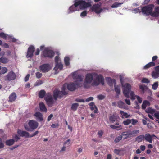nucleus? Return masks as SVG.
I'll list each match as a JSON object with an SVG mask.
<instances>
[{
	"label": "nucleus",
	"mask_w": 159,
	"mask_h": 159,
	"mask_svg": "<svg viewBox=\"0 0 159 159\" xmlns=\"http://www.w3.org/2000/svg\"><path fill=\"white\" fill-rule=\"evenodd\" d=\"M73 79L75 80V83H69L65 84L62 88V91H59L56 89L54 92L53 96L54 99L56 100L57 97L61 98L63 95H65L67 93V89L70 91H73L75 89L78 87H80L83 85V81L84 76L80 75L78 74L77 71L74 72L72 74Z\"/></svg>",
	"instance_id": "f257e3e1"
},
{
	"label": "nucleus",
	"mask_w": 159,
	"mask_h": 159,
	"mask_svg": "<svg viewBox=\"0 0 159 159\" xmlns=\"http://www.w3.org/2000/svg\"><path fill=\"white\" fill-rule=\"evenodd\" d=\"M101 83L104 84V79L101 75H98L94 73L87 74L85 76L84 85L85 87L87 88L88 84H91L93 86H97Z\"/></svg>",
	"instance_id": "f03ea898"
},
{
	"label": "nucleus",
	"mask_w": 159,
	"mask_h": 159,
	"mask_svg": "<svg viewBox=\"0 0 159 159\" xmlns=\"http://www.w3.org/2000/svg\"><path fill=\"white\" fill-rule=\"evenodd\" d=\"M91 6L89 3L85 2L84 1L76 0L75 3L70 6L68 11V13L70 14L75 11H79L80 9H84Z\"/></svg>",
	"instance_id": "7ed1b4c3"
},
{
	"label": "nucleus",
	"mask_w": 159,
	"mask_h": 159,
	"mask_svg": "<svg viewBox=\"0 0 159 159\" xmlns=\"http://www.w3.org/2000/svg\"><path fill=\"white\" fill-rule=\"evenodd\" d=\"M120 80L123 88V93L125 97L129 98V93L131 91V85L128 83H126L123 84L122 79L121 77L120 78Z\"/></svg>",
	"instance_id": "20e7f679"
},
{
	"label": "nucleus",
	"mask_w": 159,
	"mask_h": 159,
	"mask_svg": "<svg viewBox=\"0 0 159 159\" xmlns=\"http://www.w3.org/2000/svg\"><path fill=\"white\" fill-rule=\"evenodd\" d=\"M30 128H29L26 126H25V129L29 131H32L34 129L36 128L38 126V123L34 120H30L28 123Z\"/></svg>",
	"instance_id": "39448f33"
},
{
	"label": "nucleus",
	"mask_w": 159,
	"mask_h": 159,
	"mask_svg": "<svg viewBox=\"0 0 159 159\" xmlns=\"http://www.w3.org/2000/svg\"><path fill=\"white\" fill-rule=\"evenodd\" d=\"M154 6L153 5H150L143 7L142 8V13L146 15H148L151 13Z\"/></svg>",
	"instance_id": "423d86ee"
},
{
	"label": "nucleus",
	"mask_w": 159,
	"mask_h": 159,
	"mask_svg": "<svg viewBox=\"0 0 159 159\" xmlns=\"http://www.w3.org/2000/svg\"><path fill=\"white\" fill-rule=\"evenodd\" d=\"M54 55V52L49 48H45L43 52L42 55L45 57H52Z\"/></svg>",
	"instance_id": "0eeeda50"
},
{
	"label": "nucleus",
	"mask_w": 159,
	"mask_h": 159,
	"mask_svg": "<svg viewBox=\"0 0 159 159\" xmlns=\"http://www.w3.org/2000/svg\"><path fill=\"white\" fill-rule=\"evenodd\" d=\"M101 4H96L93 5L91 7V10L92 11H94L96 13L99 14L103 11L105 8L102 9L101 8Z\"/></svg>",
	"instance_id": "6e6552de"
},
{
	"label": "nucleus",
	"mask_w": 159,
	"mask_h": 159,
	"mask_svg": "<svg viewBox=\"0 0 159 159\" xmlns=\"http://www.w3.org/2000/svg\"><path fill=\"white\" fill-rule=\"evenodd\" d=\"M52 68V67L49 64H45L41 66L39 68L43 72L45 73L49 71Z\"/></svg>",
	"instance_id": "1a4fd4ad"
},
{
	"label": "nucleus",
	"mask_w": 159,
	"mask_h": 159,
	"mask_svg": "<svg viewBox=\"0 0 159 159\" xmlns=\"http://www.w3.org/2000/svg\"><path fill=\"white\" fill-rule=\"evenodd\" d=\"M45 98L47 104L49 106H51L52 105L54 101L50 93H48V95L45 97Z\"/></svg>",
	"instance_id": "9d476101"
},
{
	"label": "nucleus",
	"mask_w": 159,
	"mask_h": 159,
	"mask_svg": "<svg viewBox=\"0 0 159 159\" xmlns=\"http://www.w3.org/2000/svg\"><path fill=\"white\" fill-rule=\"evenodd\" d=\"M0 37H2L5 39H8L13 42H15L16 41V39L13 37L12 36L8 35L3 32L0 33Z\"/></svg>",
	"instance_id": "9b49d317"
},
{
	"label": "nucleus",
	"mask_w": 159,
	"mask_h": 159,
	"mask_svg": "<svg viewBox=\"0 0 159 159\" xmlns=\"http://www.w3.org/2000/svg\"><path fill=\"white\" fill-rule=\"evenodd\" d=\"M144 136V139L145 140L150 143H152V139H153L154 138H156V136L154 134L150 135L149 133L146 134Z\"/></svg>",
	"instance_id": "f8f14e48"
},
{
	"label": "nucleus",
	"mask_w": 159,
	"mask_h": 159,
	"mask_svg": "<svg viewBox=\"0 0 159 159\" xmlns=\"http://www.w3.org/2000/svg\"><path fill=\"white\" fill-rule=\"evenodd\" d=\"M35 48L33 46H30L28 48L26 57L27 58L31 57L34 51Z\"/></svg>",
	"instance_id": "ddd939ff"
},
{
	"label": "nucleus",
	"mask_w": 159,
	"mask_h": 159,
	"mask_svg": "<svg viewBox=\"0 0 159 159\" xmlns=\"http://www.w3.org/2000/svg\"><path fill=\"white\" fill-rule=\"evenodd\" d=\"M16 75L15 73L13 71L9 72L7 75L6 77L5 80H14L16 78Z\"/></svg>",
	"instance_id": "4468645a"
},
{
	"label": "nucleus",
	"mask_w": 159,
	"mask_h": 159,
	"mask_svg": "<svg viewBox=\"0 0 159 159\" xmlns=\"http://www.w3.org/2000/svg\"><path fill=\"white\" fill-rule=\"evenodd\" d=\"M17 133L21 136L24 137L25 138L30 137L29 133L25 131L18 130L17 131Z\"/></svg>",
	"instance_id": "2eb2a0df"
},
{
	"label": "nucleus",
	"mask_w": 159,
	"mask_h": 159,
	"mask_svg": "<svg viewBox=\"0 0 159 159\" xmlns=\"http://www.w3.org/2000/svg\"><path fill=\"white\" fill-rule=\"evenodd\" d=\"M119 119V116L116 113L111 116L109 118L110 121L114 123L116 121Z\"/></svg>",
	"instance_id": "dca6fc26"
},
{
	"label": "nucleus",
	"mask_w": 159,
	"mask_h": 159,
	"mask_svg": "<svg viewBox=\"0 0 159 159\" xmlns=\"http://www.w3.org/2000/svg\"><path fill=\"white\" fill-rule=\"evenodd\" d=\"M118 107L120 108L127 109L125 104L122 101L120 100L117 102Z\"/></svg>",
	"instance_id": "f3484780"
},
{
	"label": "nucleus",
	"mask_w": 159,
	"mask_h": 159,
	"mask_svg": "<svg viewBox=\"0 0 159 159\" xmlns=\"http://www.w3.org/2000/svg\"><path fill=\"white\" fill-rule=\"evenodd\" d=\"M34 116L36 117V119L40 121H42L43 117L42 114L39 112H37L34 114Z\"/></svg>",
	"instance_id": "a211bd4d"
},
{
	"label": "nucleus",
	"mask_w": 159,
	"mask_h": 159,
	"mask_svg": "<svg viewBox=\"0 0 159 159\" xmlns=\"http://www.w3.org/2000/svg\"><path fill=\"white\" fill-rule=\"evenodd\" d=\"M120 113L121 117L123 118H128L130 116V115L128 114L127 113L121 110L120 111Z\"/></svg>",
	"instance_id": "6ab92c4d"
},
{
	"label": "nucleus",
	"mask_w": 159,
	"mask_h": 159,
	"mask_svg": "<svg viewBox=\"0 0 159 159\" xmlns=\"http://www.w3.org/2000/svg\"><path fill=\"white\" fill-rule=\"evenodd\" d=\"M151 16L154 17L159 16V7L155 8L154 11L151 14Z\"/></svg>",
	"instance_id": "aec40b11"
},
{
	"label": "nucleus",
	"mask_w": 159,
	"mask_h": 159,
	"mask_svg": "<svg viewBox=\"0 0 159 159\" xmlns=\"http://www.w3.org/2000/svg\"><path fill=\"white\" fill-rule=\"evenodd\" d=\"M107 80L108 84L110 86H112L113 85L114 86L116 84V80L114 79H112L109 78L107 79Z\"/></svg>",
	"instance_id": "412c9836"
},
{
	"label": "nucleus",
	"mask_w": 159,
	"mask_h": 159,
	"mask_svg": "<svg viewBox=\"0 0 159 159\" xmlns=\"http://www.w3.org/2000/svg\"><path fill=\"white\" fill-rule=\"evenodd\" d=\"M151 76L153 79H157L159 77V73L155 70L152 72Z\"/></svg>",
	"instance_id": "4be33fe9"
},
{
	"label": "nucleus",
	"mask_w": 159,
	"mask_h": 159,
	"mask_svg": "<svg viewBox=\"0 0 159 159\" xmlns=\"http://www.w3.org/2000/svg\"><path fill=\"white\" fill-rule=\"evenodd\" d=\"M16 98V95L14 93H13L9 97V101L11 102L15 100Z\"/></svg>",
	"instance_id": "5701e85b"
},
{
	"label": "nucleus",
	"mask_w": 159,
	"mask_h": 159,
	"mask_svg": "<svg viewBox=\"0 0 159 159\" xmlns=\"http://www.w3.org/2000/svg\"><path fill=\"white\" fill-rule=\"evenodd\" d=\"M39 106L41 111L46 112L47 111V109L44 104L43 102H41L39 103Z\"/></svg>",
	"instance_id": "b1692460"
},
{
	"label": "nucleus",
	"mask_w": 159,
	"mask_h": 159,
	"mask_svg": "<svg viewBox=\"0 0 159 159\" xmlns=\"http://www.w3.org/2000/svg\"><path fill=\"white\" fill-rule=\"evenodd\" d=\"M63 67V65L61 63V62H59V63H57L56 65V66L54 68V69L55 70V71H57V70L58 69L60 70H61L62 69Z\"/></svg>",
	"instance_id": "393cba45"
},
{
	"label": "nucleus",
	"mask_w": 159,
	"mask_h": 159,
	"mask_svg": "<svg viewBox=\"0 0 159 159\" xmlns=\"http://www.w3.org/2000/svg\"><path fill=\"white\" fill-rule=\"evenodd\" d=\"M139 87L140 89L141 90L142 93H144L145 91L147 89V87L144 85L141 84H139Z\"/></svg>",
	"instance_id": "a878e982"
},
{
	"label": "nucleus",
	"mask_w": 159,
	"mask_h": 159,
	"mask_svg": "<svg viewBox=\"0 0 159 159\" xmlns=\"http://www.w3.org/2000/svg\"><path fill=\"white\" fill-rule=\"evenodd\" d=\"M121 135L123 137L124 139H125L128 138L130 137V136L128 131L122 133Z\"/></svg>",
	"instance_id": "bb28decb"
},
{
	"label": "nucleus",
	"mask_w": 159,
	"mask_h": 159,
	"mask_svg": "<svg viewBox=\"0 0 159 159\" xmlns=\"http://www.w3.org/2000/svg\"><path fill=\"white\" fill-rule=\"evenodd\" d=\"M145 112L148 113H150L152 115L156 111L155 110L152 109L151 107H149L145 110Z\"/></svg>",
	"instance_id": "cd10ccee"
},
{
	"label": "nucleus",
	"mask_w": 159,
	"mask_h": 159,
	"mask_svg": "<svg viewBox=\"0 0 159 159\" xmlns=\"http://www.w3.org/2000/svg\"><path fill=\"white\" fill-rule=\"evenodd\" d=\"M9 61L8 59L5 57H2L0 58V62L3 64L8 63Z\"/></svg>",
	"instance_id": "c85d7f7f"
},
{
	"label": "nucleus",
	"mask_w": 159,
	"mask_h": 159,
	"mask_svg": "<svg viewBox=\"0 0 159 159\" xmlns=\"http://www.w3.org/2000/svg\"><path fill=\"white\" fill-rule=\"evenodd\" d=\"M150 105V102L148 101L147 100H145L143 102L142 104V108L143 109H145L146 107L148 106H149Z\"/></svg>",
	"instance_id": "c756f323"
},
{
	"label": "nucleus",
	"mask_w": 159,
	"mask_h": 159,
	"mask_svg": "<svg viewBox=\"0 0 159 159\" xmlns=\"http://www.w3.org/2000/svg\"><path fill=\"white\" fill-rule=\"evenodd\" d=\"M144 139V136L143 135H140L137 136L135 138V141L138 143L140 142Z\"/></svg>",
	"instance_id": "7c9ffc66"
},
{
	"label": "nucleus",
	"mask_w": 159,
	"mask_h": 159,
	"mask_svg": "<svg viewBox=\"0 0 159 159\" xmlns=\"http://www.w3.org/2000/svg\"><path fill=\"white\" fill-rule=\"evenodd\" d=\"M130 135V137L131 136H134L136 134L139 132V131L138 130H133L132 131H128Z\"/></svg>",
	"instance_id": "2f4dec72"
},
{
	"label": "nucleus",
	"mask_w": 159,
	"mask_h": 159,
	"mask_svg": "<svg viewBox=\"0 0 159 159\" xmlns=\"http://www.w3.org/2000/svg\"><path fill=\"white\" fill-rule=\"evenodd\" d=\"M129 94L130 96V98L131 100H135L137 96V95L135 94L134 92L133 91L130 92L129 93Z\"/></svg>",
	"instance_id": "473e14b6"
},
{
	"label": "nucleus",
	"mask_w": 159,
	"mask_h": 159,
	"mask_svg": "<svg viewBox=\"0 0 159 159\" xmlns=\"http://www.w3.org/2000/svg\"><path fill=\"white\" fill-rule=\"evenodd\" d=\"M14 143V140L13 139H10L7 140L6 141V144L7 146H11L13 145Z\"/></svg>",
	"instance_id": "72a5a7b5"
},
{
	"label": "nucleus",
	"mask_w": 159,
	"mask_h": 159,
	"mask_svg": "<svg viewBox=\"0 0 159 159\" xmlns=\"http://www.w3.org/2000/svg\"><path fill=\"white\" fill-rule=\"evenodd\" d=\"M114 86L115 87V90L116 93L118 95L120 94V86L118 85L116 86V84Z\"/></svg>",
	"instance_id": "f704fd0d"
},
{
	"label": "nucleus",
	"mask_w": 159,
	"mask_h": 159,
	"mask_svg": "<svg viewBox=\"0 0 159 159\" xmlns=\"http://www.w3.org/2000/svg\"><path fill=\"white\" fill-rule=\"evenodd\" d=\"M79 106V104L76 103H74L72 105L71 107V109L74 111H75L77 110Z\"/></svg>",
	"instance_id": "c9c22d12"
},
{
	"label": "nucleus",
	"mask_w": 159,
	"mask_h": 159,
	"mask_svg": "<svg viewBox=\"0 0 159 159\" xmlns=\"http://www.w3.org/2000/svg\"><path fill=\"white\" fill-rule=\"evenodd\" d=\"M110 127L111 128L113 129H117V130H120L122 129V127L121 125L116 126L114 125H110Z\"/></svg>",
	"instance_id": "e433bc0d"
},
{
	"label": "nucleus",
	"mask_w": 159,
	"mask_h": 159,
	"mask_svg": "<svg viewBox=\"0 0 159 159\" xmlns=\"http://www.w3.org/2000/svg\"><path fill=\"white\" fill-rule=\"evenodd\" d=\"M155 65V63L154 62H150L148 64H147L146 65H145L144 68L145 69L148 68L151 66H152Z\"/></svg>",
	"instance_id": "4c0bfd02"
},
{
	"label": "nucleus",
	"mask_w": 159,
	"mask_h": 159,
	"mask_svg": "<svg viewBox=\"0 0 159 159\" xmlns=\"http://www.w3.org/2000/svg\"><path fill=\"white\" fill-rule=\"evenodd\" d=\"M69 58L68 57H66L64 59V61L66 66H69L70 63L69 62Z\"/></svg>",
	"instance_id": "58836bf2"
},
{
	"label": "nucleus",
	"mask_w": 159,
	"mask_h": 159,
	"mask_svg": "<svg viewBox=\"0 0 159 159\" xmlns=\"http://www.w3.org/2000/svg\"><path fill=\"white\" fill-rule=\"evenodd\" d=\"M123 3H119L118 2H116L112 4V5L111 6V7L112 8L118 7L120 6Z\"/></svg>",
	"instance_id": "ea45409f"
},
{
	"label": "nucleus",
	"mask_w": 159,
	"mask_h": 159,
	"mask_svg": "<svg viewBox=\"0 0 159 159\" xmlns=\"http://www.w3.org/2000/svg\"><path fill=\"white\" fill-rule=\"evenodd\" d=\"M7 71V69L6 67H3L2 68H1L0 70V73L1 74H4L6 73Z\"/></svg>",
	"instance_id": "a19ab883"
},
{
	"label": "nucleus",
	"mask_w": 159,
	"mask_h": 159,
	"mask_svg": "<svg viewBox=\"0 0 159 159\" xmlns=\"http://www.w3.org/2000/svg\"><path fill=\"white\" fill-rule=\"evenodd\" d=\"M45 94V91L43 90H41L39 93V96L40 98H43Z\"/></svg>",
	"instance_id": "79ce46f5"
},
{
	"label": "nucleus",
	"mask_w": 159,
	"mask_h": 159,
	"mask_svg": "<svg viewBox=\"0 0 159 159\" xmlns=\"http://www.w3.org/2000/svg\"><path fill=\"white\" fill-rule=\"evenodd\" d=\"M158 86V82H154L152 85V88L153 90H156L157 89Z\"/></svg>",
	"instance_id": "37998d69"
},
{
	"label": "nucleus",
	"mask_w": 159,
	"mask_h": 159,
	"mask_svg": "<svg viewBox=\"0 0 159 159\" xmlns=\"http://www.w3.org/2000/svg\"><path fill=\"white\" fill-rule=\"evenodd\" d=\"M122 136L121 135H119L116 137L115 139V142L116 143L119 142L120 140H121L123 138Z\"/></svg>",
	"instance_id": "c03bdc74"
},
{
	"label": "nucleus",
	"mask_w": 159,
	"mask_h": 159,
	"mask_svg": "<svg viewBox=\"0 0 159 159\" xmlns=\"http://www.w3.org/2000/svg\"><path fill=\"white\" fill-rule=\"evenodd\" d=\"M124 125H127L131 123L130 119H128L123 122Z\"/></svg>",
	"instance_id": "a18cd8bd"
},
{
	"label": "nucleus",
	"mask_w": 159,
	"mask_h": 159,
	"mask_svg": "<svg viewBox=\"0 0 159 159\" xmlns=\"http://www.w3.org/2000/svg\"><path fill=\"white\" fill-rule=\"evenodd\" d=\"M90 107V109L92 110H94V112L95 113H97L98 112V110L96 106L94 105V106H92L91 107Z\"/></svg>",
	"instance_id": "49530a36"
},
{
	"label": "nucleus",
	"mask_w": 159,
	"mask_h": 159,
	"mask_svg": "<svg viewBox=\"0 0 159 159\" xmlns=\"http://www.w3.org/2000/svg\"><path fill=\"white\" fill-rule=\"evenodd\" d=\"M131 123L133 125H135L138 122V120L136 119H130Z\"/></svg>",
	"instance_id": "de8ad7c7"
},
{
	"label": "nucleus",
	"mask_w": 159,
	"mask_h": 159,
	"mask_svg": "<svg viewBox=\"0 0 159 159\" xmlns=\"http://www.w3.org/2000/svg\"><path fill=\"white\" fill-rule=\"evenodd\" d=\"M121 150L117 149H115L114 151V153L117 155H120Z\"/></svg>",
	"instance_id": "09e8293b"
},
{
	"label": "nucleus",
	"mask_w": 159,
	"mask_h": 159,
	"mask_svg": "<svg viewBox=\"0 0 159 159\" xmlns=\"http://www.w3.org/2000/svg\"><path fill=\"white\" fill-rule=\"evenodd\" d=\"M43 83V81L41 80L37 81L34 84L35 86H38L41 85Z\"/></svg>",
	"instance_id": "8fccbe9b"
},
{
	"label": "nucleus",
	"mask_w": 159,
	"mask_h": 159,
	"mask_svg": "<svg viewBox=\"0 0 159 159\" xmlns=\"http://www.w3.org/2000/svg\"><path fill=\"white\" fill-rule=\"evenodd\" d=\"M143 83H150V81L147 78H143L142 80Z\"/></svg>",
	"instance_id": "3c124183"
},
{
	"label": "nucleus",
	"mask_w": 159,
	"mask_h": 159,
	"mask_svg": "<svg viewBox=\"0 0 159 159\" xmlns=\"http://www.w3.org/2000/svg\"><path fill=\"white\" fill-rule=\"evenodd\" d=\"M132 12L133 13H136L138 12H140V11L138 8H136L133 10L132 11Z\"/></svg>",
	"instance_id": "603ef678"
},
{
	"label": "nucleus",
	"mask_w": 159,
	"mask_h": 159,
	"mask_svg": "<svg viewBox=\"0 0 159 159\" xmlns=\"http://www.w3.org/2000/svg\"><path fill=\"white\" fill-rule=\"evenodd\" d=\"M55 62L56 64L60 62V60L58 56H57L55 57Z\"/></svg>",
	"instance_id": "864d4df0"
},
{
	"label": "nucleus",
	"mask_w": 159,
	"mask_h": 159,
	"mask_svg": "<svg viewBox=\"0 0 159 159\" xmlns=\"http://www.w3.org/2000/svg\"><path fill=\"white\" fill-rule=\"evenodd\" d=\"M124 101L128 105H131L130 101L129 99L126 98L124 100Z\"/></svg>",
	"instance_id": "5fc2aeb1"
},
{
	"label": "nucleus",
	"mask_w": 159,
	"mask_h": 159,
	"mask_svg": "<svg viewBox=\"0 0 159 159\" xmlns=\"http://www.w3.org/2000/svg\"><path fill=\"white\" fill-rule=\"evenodd\" d=\"M75 101L79 102H85V100L84 99L80 98H76Z\"/></svg>",
	"instance_id": "6e6d98bb"
},
{
	"label": "nucleus",
	"mask_w": 159,
	"mask_h": 159,
	"mask_svg": "<svg viewBox=\"0 0 159 159\" xmlns=\"http://www.w3.org/2000/svg\"><path fill=\"white\" fill-rule=\"evenodd\" d=\"M155 117L157 119H159V112L155 111V113L154 114Z\"/></svg>",
	"instance_id": "4d7b16f0"
},
{
	"label": "nucleus",
	"mask_w": 159,
	"mask_h": 159,
	"mask_svg": "<svg viewBox=\"0 0 159 159\" xmlns=\"http://www.w3.org/2000/svg\"><path fill=\"white\" fill-rule=\"evenodd\" d=\"M13 138L14 139V142L15 141H17L20 139V138L16 135H14L13 136Z\"/></svg>",
	"instance_id": "13d9d810"
},
{
	"label": "nucleus",
	"mask_w": 159,
	"mask_h": 159,
	"mask_svg": "<svg viewBox=\"0 0 159 159\" xmlns=\"http://www.w3.org/2000/svg\"><path fill=\"white\" fill-rule=\"evenodd\" d=\"M70 139H68L64 143L63 145L66 146V145H69L70 143Z\"/></svg>",
	"instance_id": "bf43d9fd"
},
{
	"label": "nucleus",
	"mask_w": 159,
	"mask_h": 159,
	"mask_svg": "<svg viewBox=\"0 0 159 159\" xmlns=\"http://www.w3.org/2000/svg\"><path fill=\"white\" fill-rule=\"evenodd\" d=\"M36 77L38 78H41V77L42 76V73L39 72H37L36 73Z\"/></svg>",
	"instance_id": "052dcab7"
},
{
	"label": "nucleus",
	"mask_w": 159,
	"mask_h": 159,
	"mask_svg": "<svg viewBox=\"0 0 159 159\" xmlns=\"http://www.w3.org/2000/svg\"><path fill=\"white\" fill-rule=\"evenodd\" d=\"M97 98L99 100H102L104 98V96L102 95H99L97 96Z\"/></svg>",
	"instance_id": "680f3d73"
},
{
	"label": "nucleus",
	"mask_w": 159,
	"mask_h": 159,
	"mask_svg": "<svg viewBox=\"0 0 159 159\" xmlns=\"http://www.w3.org/2000/svg\"><path fill=\"white\" fill-rule=\"evenodd\" d=\"M93 97H89L88 98H87L85 100V101L89 102L90 101L93 100Z\"/></svg>",
	"instance_id": "e2e57ef3"
},
{
	"label": "nucleus",
	"mask_w": 159,
	"mask_h": 159,
	"mask_svg": "<svg viewBox=\"0 0 159 159\" xmlns=\"http://www.w3.org/2000/svg\"><path fill=\"white\" fill-rule=\"evenodd\" d=\"M4 147V145L2 142V140L1 138H0V149L3 148Z\"/></svg>",
	"instance_id": "0e129e2a"
},
{
	"label": "nucleus",
	"mask_w": 159,
	"mask_h": 159,
	"mask_svg": "<svg viewBox=\"0 0 159 159\" xmlns=\"http://www.w3.org/2000/svg\"><path fill=\"white\" fill-rule=\"evenodd\" d=\"M136 98H137V99L138 101L139 102V103H141L142 102V100L141 98L137 96Z\"/></svg>",
	"instance_id": "69168bd1"
},
{
	"label": "nucleus",
	"mask_w": 159,
	"mask_h": 159,
	"mask_svg": "<svg viewBox=\"0 0 159 159\" xmlns=\"http://www.w3.org/2000/svg\"><path fill=\"white\" fill-rule=\"evenodd\" d=\"M87 15V12L86 11H85L83 12H82L80 14V16H85Z\"/></svg>",
	"instance_id": "338daca9"
},
{
	"label": "nucleus",
	"mask_w": 159,
	"mask_h": 159,
	"mask_svg": "<svg viewBox=\"0 0 159 159\" xmlns=\"http://www.w3.org/2000/svg\"><path fill=\"white\" fill-rule=\"evenodd\" d=\"M103 134V132L102 130L99 131L98 133V134L99 137H101L102 136Z\"/></svg>",
	"instance_id": "774afa93"
}]
</instances>
